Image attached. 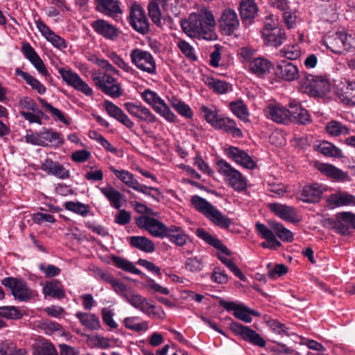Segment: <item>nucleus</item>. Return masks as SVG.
Returning a JSON list of instances; mask_svg holds the SVG:
<instances>
[{
    "label": "nucleus",
    "instance_id": "obj_53",
    "mask_svg": "<svg viewBox=\"0 0 355 355\" xmlns=\"http://www.w3.org/2000/svg\"><path fill=\"white\" fill-rule=\"evenodd\" d=\"M38 101L47 112H49L53 116L56 117L60 122L66 125H69L70 123L62 111L52 106L42 98L39 97Z\"/></svg>",
    "mask_w": 355,
    "mask_h": 355
},
{
    "label": "nucleus",
    "instance_id": "obj_54",
    "mask_svg": "<svg viewBox=\"0 0 355 355\" xmlns=\"http://www.w3.org/2000/svg\"><path fill=\"white\" fill-rule=\"evenodd\" d=\"M233 315L235 318L245 322L250 323L252 320L251 315L258 316L259 314L258 312L249 309L245 305L240 304L239 309L236 310L235 313H233Z\"/></svg>",
    "mask_w": 355,
    "mask_h": 355
},
{
    "label": "nucleus",
    "instance_id": "obj_47",
    "mask_svg": "<svg viewBox=\"0 0 355 355\" xmlns=\"http://www.w3.org/2000/svg\"><path fill=\"white\" fill-rule=\"evenodd\" d=\"M130 243L132 246L145 252H153L155 251V245L153 241L144 236H131Z\"/></svg>",
    "mask_w": 355,
    "mask_h": 355
},
{
    "label": "nucleus",
    "instance_id": "obj_13",
    "mask_svg": "<svg viewBox=\"0 0 355 355\" xmlns=\"http://www.w3.org/2000/svg\"><path fill=\"white\" fill-rule=\"evenodd\" d=\"M218 26L226 35H232L239 27V19L236 11L230 8H225L218 20Z\"/></svg>",
    "mask_w": 355,
    "mask_h": 355
},
{
    "label": "nucleus",
    "instance_id": "obj_37",
    "mask_svg": "<svg viewBox=\"0 0 355 355\" xmlns=\"http://www.w3.org/2000/svg\"><path fill=\"white\" fill-rule=\"evenodd\" d=\"M338 98L345 105H355V82L347 81L338 92Z\"/></svg>",
    "mask_w": 355,
    "mask_h": 355
},
{
    "label": "nucleus",
    "instance_id": "obj_35",
    "mask_svg": "<svg viewBox=\"0 0 355 355\" xmlns=\"http://www.w3.org/2000/svg\"><path fill=\"white\" fill-rule=\"evenodd\" d=\"M197 235L206 243L218 250L221 253L225 254V256L232 255V252L218 239L213 236L203 229H198Z\"/></svg>",
    "mask_w": 355,
    "mask_h": 355
},
{
    "label": "nucleus",
    "instance_id": "obj_63",
    "mask_svg": "<svg viewBox=\"0 0 355 355\" xmlns=\"http://www.w3.org/2000/svg\"><path fill=\"white\" fill-rule=\"evenodd\" d=\"M325 227L334 233L341 235H349L352 230L350 223H325Z\"/></svg>",
    "mask_w": 355,
    "mask_h": 355
},
{
    "label": "nucleus",
    "instance_id": "obj_14",
    "mask_svg": "<svg viewBox=\"0 0 355 355\" xmlns=\"http://www.w3.org/2000/svg\"><path fill=\"white\" fill-rule=\"evenodd\" d=\"M314 168L323 176L336 182H344L348 179V174L336 166L322 162L319 160L313 162Z\"/></svg>",
    "mask_w": 355,
    "mask_h": 355
},
{
    "label": "nucleus",
    "instance_id": "obj_41",
    "mask_svg": "<svg viewBox=\"0 0 355 355\" xmlns=\"http://www.w3.org/2000/svg\"><path fill=\"white\" fill-rule=\"evenodd\" d=\"M323 42L328 49L335 54L343 53L342 39L340 31H337L332 34L324 36Z\"/></svg>",
    "mask_w": 355,
    "mask_h": 355
},
{
    "label": "nucleus",
    "instance_id": "obj_2",
    "mask_svg": "<svg viewBox=\"0 0 355 355\" xmlns=\"http://www.w3.org/2000/svg\"><path fill=\"white\" fill-rule=\"evenodd\" d=\"M217 172L223 178L227 184L234 191L241 192L248 187V180L239 170L227 161L220 159L216 162Z\"/></svg>",
    "mask_w": 355,
    "mask_h": 355
},
{
    "label": "nucleus",
    "instance_id": "obj_33",
    "mask_svg": "<svg viewBox=\"0 0 355 355\" xmlns=\"http://www.w3.org/2000/svg\"><path fill=\"white\" fill-rule=\"evenodd\" d=\"M141 229L148 231L153 236L157 238H165L171 235L173 232L171 226L167 227L164 223H137Z\"/></svg>",
    "mask_w": 355,
    "mask_h": 355
},
{
    "label": "nucleus",
    "instance_id": "obj_25",
    "mask_svg": "<svg viewBox=\"0 0 355 355\" xmlns=\"http://www.w3.org/2000/svg\"><path fill=\"white\" fill-rule=\"evenodd\" d=\"M256 230L261 238L266 240L261 244L263 248L276 250L282 246L281 242L277 239L275 234L263 223H256Z\"/></svg>",
    "mask_w": 355,
    "mask_h": 355
},
{
    "label": "nucleus",
    "instance_id": "obj_23",
    "mask_svg": "<svg viewBox=\"0 0 355 355\" xmlns=\"http://www.w3.org/2000/svg\"><path fill=\"white\" fill-rule=\"evenodd\" d=\"M313 147L315 151L327 157L334 159H342L345 157L344 153L340 148L325 140L315 141Z\"/></svg>",
    "mask_w": 355,
    "mask_h": 355
},
{
    "label": "nucleus",
    "instance_id": "obj_51",
    "mask_svg": "<svg viewBox=\"0 0 355 355\" xmlns=\"http://www.w3.org/2000/svg\"><path fill=\"white\" fill-rule=\"evenodd\" d=\"M112 261L114 265L118 268L123 269L126 272H131L135 275H144L143 272L130 261L121 258L119 257H113Z\"/></svg>",
    "mask_w": 355,
    "mask_h": 355
},
{
    "label": "nucleus",
    "instance_id": "obj_56",
    "mask_svg": "<svg viewBox=\"0 0 355 355\" xmlns=\"http://www.w3.org/2000/svg\"><path fill=\"white\" fill-rule=\"evenodd\" d=\"M148 16L157 26L162 25V12L156 1H150L148 5Z\"/></svg>",
    "mask_w": 355,
    "mask_h": 355
},
{
    "label": "nucleus",
    "instance_id": "obj_46",
    "mask_svg": "<svg viewBox=\"0 0 355 355\" xmlns=\"http://www.w3.org/2000/svg\"><path fill=\"white\" fill-rule=\"evenodd\" d=\"M123 324L128 329L135 332L146 331L148 329V322L145 320H141L138 316H131L125 318Z\"/></svg>",
    "mask_w": 355,
    "mask_h": 355
},
{
    "label": "nucleus",
    "instance_id": "obj_19",
    "mask_svg": "<svg viewBox=\"0 0 355 355\" xmlns=\"http://www.w3.org/2000/svg\"><path fill=\"white\" fill-rule=\"evenodd\" d=\"M21 51L25 58L34 66L40 74L44 77L50 76V73L44 62L29 43L26 42L23 44Z\"/></svg>",
    "mask_w": 355,
    "mask_h": 355
},
{
    "label": "nucleus",
    "instance_id": "obj_28",
    "mask_svg": "<svg viewBox=\"0 0 355 355\" xmlns=\"http://www.w3.org/2000/svg\"><path fill=\"white\" fill-rule=\"evenodd\" d=\"M41 146L58 148L62 146L64 142V137L60 132L54 131L51 128H43L40 130Z\"/></svg>",
    "mask_w": 355,
    "mask_h": 355
},
{
    "label": "nucleus",
    "instance_id": "obj_55",
    "mask_svg": "<svg viewBox=\"0 0 355 355\" xmlns=\"http://www.w3.org/2000/svg\"><path fill=\"white\" fill-rule=\"evenodd\" d=\"M176 44L182 53L190 61L197 60V56L193 47L187 41L182 39L176 40Z\"/></svg>",
    "mask_w": 355,
    "mask_h": 355
},
{
    "label": "nucleus",
    "instance_id": "obj_4",
    "mask_svg": "<svg viewBox=\"0 0 355 355\" xmlns=\"http://www.w3.org/2000/svg\"><path fill=\"white\" fill-rule=\"evenodd\" d=\"M140 96L146 103L150 105L157 114L163 117L166 121L169 123L176 121L177 116L157 92L150 89H146L141 93Z\"/></svg>",
    "mask_w": 355,
    "mask_h": 355
},
{
    "label": "nucleus",
    "instance_id": "obj_45",
    "mask_svg": "<svg viewBox=\"0 0 355 355\" xmlns=\"http://www.w3.org/2000/svg\"><path fill=\"white\" fill-rule=\"evenodd\" d=\"M199 110L200 114L214 128L217 125L218 121L222 116V115L219 114L218 110L214 106L202 105Z\"/></svg>",
    "mask_w": 355,
    "mask_h": 355
},
{
    "label": "nucleus",
    "instance_id": "obj_34",
    "mask_svg": "<svg viewBox=\"0 0 355 355\" xmlns=\"http://www.w3.org/2000/svg\"><path fill=\"white\" fill-rule=\"evenodd\" d=\"M197 235L206 243L218 250L221 253L225 254V256L232 255V252L218 239L213 236L203 229H198Z\"/></svg>",
    "mask_w": 355,
    "mask_h": 355
},
{
    "label": "nucleus",
    "instance_id": "obj_6",
    "mask_svg": "<svg viewBox=\"0 0 355 355\" xmlns=\"http://www.w3.org/2000/svg\"><path fill=\"white\" fill-rule=\"evenodd\" d=\"M132 63L139 70L150 75L157 73V64L150 52L140 49H134L130 51Z\"/></svg>",
    "mask_w": 355,
    "mask_h": 355
},
{
    "label": "nucleus",
    "instance_id": "obj_12",
    "mask_svg": "<svg viewBox=\"0 0 355 355\" xmlns=\"http://www.w3.org/2000/svg\"><path fill=\"white\" fill-rule=\"evenodd\" d=\"M123 106L129 114L138 122L154 123L157 121V116L141 103L126 102Z\"/></svg>",
    "mask_w": 355,
    "mask_h": 355
},
{
    "label": "nucleus",
    "instance_id": "obj_7",
    "mask_svg": "<svg viewBox=\"0 0 355 355\" xmlns=\"http://www.w3.org/2000/svg\"><path fill=\"white\" fill-rule=\"evenodd\" d=\"M93 80L98 89L113 98H118L123 94L120 84L108 73L99 71L93 76Z\"/></svg>",
    "mask_w": 355,
    "mask_h": 355
},
{
    "label": "nucleus",
    "instance_id": "obj_44",
    "mask_svg": "<svg viewBox=\"0 0 355 355\" xmlns=\"http://www.w3.org/2000/svg\"><path fill=\"white\" fill-rule=\"evenodd\" d=\"M15 75L21 76L25 80L26 84L30 85L33 89L37 91L40 94H44L46 93V87L28 72H25L19 68H17L15 69Z\"/></svg>",
    "mask_w": 355,
    "mask_h": 355
},
{
    "label": "nucleus",
    "instance_id": "obj_59",
    "mask_svg": "<svg viewBox=\"0 0 355 355\" xmlns=\"http://www.w3.org/2000/svg\"><path fill=\"white\" fill-rule=\"evenodd\" d=\"M171 230L173 232L171 235L168 236L167 238L170 239V241L175 243L178 245H184L188 239L187 236L182 232L180 227L175 225H171Z\"/></svg>",
    "mask_w": 355,
    "mask_h": 355
},
{
    "label": "nucleus",
    "instance_id": "obj_24",
    "mask_svg": "<svg viewBox=\"0 0 355 355\" xmlns=\"http://www.w3.org/2000/svg\"><path fill=\"white\" fill-rule=\"evenodd\" d=\"M103 196L108 200L112 207L119 209L125 201L124 196L110 184L105 187H98Z\"/></svg>",
    "mask_w": 355,
    "mask_h": 355
},
{
    "label": "nucleus",
    "instance_id": "obj_30",
    "mask_svg": "<svg viewBox=\"0 0 355 355\" xmlns=\"http://www.w3.org/2000/svg\"><path fill=\"white\" fill-rule=\"evenodd\" d=\"M215 130H222L224 132L232 135L233 137L241 138L243 132L237 126L236 121L230 117L224 116L222 115L217 125L214 128Z\"/></svg>",
    "mask_w": 355,
    "mask_h": 355
},
{
    "label": "nucleus",
    "instance_id": "obj_15",
    "mask_svg": "<svg viewBox=\"0 0 355 355\" xmlns=\"http://www.w3.org/2000/svg\"><path fill=\"white\" fill-rule=\"evenodd\" d=\"M266 116L277 123L286 124L291 121V108L279 103H270L264 109Z\"/></svg>",
    "mask_w": 355,
    "mask_h": 355
},
{
    "label": "nucleus",
    "instance_id": "obj_17",
    "mask_svg": "<svg viewBox=\"0 0 355 355\" xmlns=\"http://www.w3.org/2000/svg\"><path fill=\"white\" fill-rule=\"evenodd\" d=\"M96 9L105 16L112 17L116 21L119 20L122 10L118 0H94Z\"/></svg>",
    "mask_w": 355,
    "mask_h": 355
},
{
    "label": "nucleus",
    "instance_id": "obj_60",
    "mask_svg": "<svg viewBox=\"0 0 355 355\" xmlns=\"http://www.w3.org/2000/svg\"><path fill=\"white\" fill-rule=\"evenodd\" d=\"M203 259L200 256L188 258L185 262L186 270L192 272H198L202 270Z\"/></svg>",
    "mask_w": 355,
    "mask_h": 355
},
{
    "label": "nucleus",
    "instance_id": "obj_1",
    "mask_svg": "<svg viewBox=\"0 0 355 355\" xmlns=\"http://www.w3.org/2000/svg\"><path fill=\"white\" fill-rule=\"evenodd\" d=\"M216 24V19L212 12L204 8L201 9L198 13H191L187 19L182 21L181 27L184 33L190 37L211 41L216 38L214 31Z\"/></svg>",
    "mask_w": 355,
    "mask_h": 355
},
{
    "label": "nucleus",
    "instance_id": "obj_9",
    "mask_svg": "<svg viewBox=\"0 0 355 355\" xmlns=\"http://www.w3.org/2000/svg\"><path fill=\"white\" fill-rule=\"evenodd\" d=\"M130 25L137 32L145 35L150 31V24L144 9L139 3L135 2L130 7L128 17Z\"/></svg>",
    "mask_w": 355,
    "mask_h": 355
},
{
    "label": "nucleus",
    "instance_id": "obj_11",
    "mask_svg": "<svg viewBox=\"0 0 355 355\" xmlns=\"http://www.w3.org/2000/svg\"><path fill=\"white\" fill-rule=\"evenodd\" d=\"M110 169L114 174V175L125 185L137 192L151 196V193L149 192V191H155L157 192L158 191L157 188L148 187L140 184L135 178V175L128 171L118 170L113 166H111Z\"/></svg>",
    "mask_w": 355,
    "mask_h": 355
},
{
    "label": "nucleus",
    "instance_id": "obj_42",
    "mask_svg": "<svg viewBox=\"0 0 355 355\" xmlns=\"http://www.w3.org/2000/svg\"><path fill=\"white\" fill-rule=\"evenodd\" d=\"M205 83L209 89L218 94H226L232 89V85L227 82L213 77H207Z\"/></svg>",
    "mask_w": 355,
    "mask_h": 355
},
{
    "label": "nucleus",
    "instance_id": "obj_27",
    "mask_svg": "<svg viewBox=\"0 0 355 355\" xmlns=\"http://www.w3.org/2000/svg\"><path fill=\"white\" fill-rule=\"evenodd\" d=\"M275 74L284 80L293 81L298 77L299 71L292 62L281 60L277 64Z\"/></svg>",
    "mask_w": 355,
    "mask_h": 355
},
{
    "label": "nucleus",
    "instance_id": "obj_57",
    "mask_svg": "<svg viewBox=\"0 0 355 355\" xmlns=\"http://www.w3.org/2000/svg\"><path fill=\"white\" fill-rule=\"evenodd\" d=\"M202 214L211 222H230L229 220L225 218L221 212L211 203L208 205L205 213Z\"/></svg>",
    "mask_w": 355,
    "mask_h": 355
},
{
    "label": "nucleus",
    "instance_id": "obj_36",
    "mask_svg": "<svg viewBox=\"0 0 355 355\" xmlns=\"http://www.w3.org/2000/svg\"><path fill=\"white\" fill-rule=\"evenodd\" d=\"M228 107L232 114L243 123L250 121L248 106L242 99H236L230 102Z\"/></svg>",
    "mask_w": 355,
    "mask_h": 355
},
{
    "label": "nucleus",
    "instance_id": "obj_31",
    "mask_svg": "<svg viewBox=\"0 0 355 355\" xmlns=\"http://www.w3.org/2000/svg\"><path fill=\"white\" fill-rule=\"evenodd\" d=\"M261 34L264 43L275 47L282 45L286 38L285 31L279 27L261 31Z\"/></svg>",
    "mask_w": 355,
    "mask_h": 355
},
{
    "label": "nucleus",
    "instance_id": "obj_43",
    "mask_svg": "<svg viewBox=\"0 0 355 355\" xmlns=\"http://www.w3.org/2000/svg\"><path fill=\"white\" fill-rule=\"evenodd\" d=\"M171 107L182 117L187 119H191L193 116V112L191 107L184 101L176 97H172L168 100Z\"/></svg>",
    "mask_w": 355,
    "mask_h": 355
},
{
    "label": "nucleus",
    "instance_id": "obj_20",
    "mask_svg": "<svg viewBox=\"0 0 355 355\" xmlns=\"http://www.w3.org/2000/svg\"><path fill=\"white\" fill-rule=\"evenodd\" d=\"M91 26L98 35L110 40H116L120 33L117 27L103 19L94 21Z\"/></svg>",
    "mask_w": 355,
    "mask_h": 355
},
{
    "label": "nucleus",
    "instance_id": "obj_62",
    "mask_svg": "<svg viewBox=\"0 0 355 355\" xmlns=\"http://www.w3.org/2000/svg\"><path fill=\"white\" fill-rule=\"evenodd\" d=\"M281 56L288 60H295L301 54L300 48L298 44H292L285 46L279 52Z\"/></svg>",
    "mask_w": 355,
    "mask_h": 355
},
{
    "label": "nucleus",
    "instance_id": "obj_18",
    "mask_svg": "<svg viewBox=\"0 0 355 355\" xmlns=\"http://www.w3.org/2000/svg\"><path fill=\"white\" fill-rule=\"evenodd\" d=\"M274 68L272 62L262 56L257 57L248 67V71L259 78L268 77Z\"/></svg>",
    "mask_w": 355,
    "mask_h": 355
},
{
    "label": "nucleus",
    "instance_id": "obj_22",
    "mask_svg": "<svg viewBox=\"0 0 355 355\" xmlns=\"http://www.w3.org/2000/svg\"><path fill=\"white\" fill-rule=\"evenodd\" d=\"M103 107L110 117L114 118L128 129H132L134 127L135 123L130 118L112 101L108 100L104 101Z\"/></svg>",
    "mask_w": 355,
    "mask_h": 355
},
{
    "label": "nucleus",
    "instance_id": "obj_5",
    "mask_svg": "<svg viewBox=\"0 0 355 355\" xmlns=\"http://www.w3.org/2000/svg\"><path fill=\"white\" fill-rule=\"evenodd\" d=\"M1 284L10 291L14 299L18 302H28L34 300L37 295L36 292L20 278L5 277L1 279Z\"/></svg>",
    "mask_w": 355,
    "mask_h": 355
},
{
    "label": "nucleus",
    "instance_id": "obj_48",
    "mask_svg": "<svg viewBox=\"0 0 355 355\" xmlns=\"http://www.w3.org/2000/svg\"><path fill=\"white\" fill-rule=\"evenodd\" d=\"M327 132L332 137L347 135L349 134V128L343 123L331 120L329 121L325 127Z\"/></svg>",
    "mask_w": 355,
    "mask_h": 355
},
{
    "label": "nucleus",
    "instance_id": "obj_38",
    "mask_svg": "<svg viewBox=\"0 0 355 355\" xmlns=\"http://www.w3.org/2000/svg\"><path fill=\"white\" fill-rule=\"evenodd\" d=\"M42 291L44 295H48L53 298L62 299L65 297L63 286L62 283L57 279L46 282L42 288Z\"/></svg>",
    "mask_w": 355,
    "mask_h": 355
},
{
    "label": "nucleus",
    "instance_id": "obj_10",
    "mask_svg": "<svg viewBox=\"0 0 355 355\" xmlns=\"http://www.w3.org/2000/svg\"><path fill=\"white\" fill-rule=\"evenodd\" d=\"M331 86L325 74H312V98L318 102L326 103L330 97Z\"/></svg>",
    "mask_w": 355,
    "mask_h": 355
},
{
    "label": "nucleus",
    "instance_id": "obj_61",
    "mask_svg": "<svg viewBox=\"0 0 355 355\" xmlns=\"http://www.w3.org/2000/svg\"><path fill=\"white\" fill-rule=\"evenodd\" d=\"M342 39L343 53L355 49V34L340 31Z\"/></svg>",
    "mask_w": 355,
    "mask_h": 355
},
{
    "label": "nucleus",
    "instance_id": "obj_58",
    "mask_svg": "<svg viewBox=\"0 0 355 355\" xmlns=\"http://www.w3.org/2000/svg\"><path fill=\"white\" fill-rule=\"evenodd\" d=\"M255 50L248 46H243L239 49L238 55L240 57L241 61L243 64L248 68L252 61L254 60L255 55Z\"/></svg>",
    "mask_w": 355,
    "mask_h": 355
},
{
    "label": "nucleus",
    "instance_id": "obj_49",
    "mask_svg": "<svg viewBox=\"0 0 355 355\" xmlns=\"http://www.w3.org/2000/svg\"><path fill=\"white\" fill-rule=\"evenodd\" d=\"M225 254L221 253L219 251L216 254L218 259L232 272L233 274L238 277L240 280L245 282L246 277L243 275L242 271L236 266L232 259L227 258L225 257Z\"/></svg>",
    "mask_w": 355,
    "mask_h": 355
},
{
    "label": "nucleus",
    "instance_id": "obj_50",
    "mask_svg": "<svg viewBox=\"0 0 355 355\" xmlns=\"http://www.w3.org/2000/svg\"><path fill=\"white\" fill-rule=\"evenodd\" d=\"M270 228L278 238L284 242H292L293 234L291 231L284 227L282 223H270Z\"/></svg>",
    "mask_w": 355,
    "mask_h": 355
},
{
    "label": "nucleus",
    "instance_id": "obj_64",
    "mask_svg": "<svg viewBox=\"0 0 355 355\" xmlns=\"http://www.w3.org/2000/svg\"><path fill=\"white\" fill-rule=\"evenodd\" d=\"M211 279L214 283L225 284L228 282L229 277L225 271L220 267H215L211 272Z\"/></svg>",
    "mask_w": 355,
    "mask_h": 355
},
{
    "label": "nucleus",
    "instance_id": "obj_8",
    "mask_svg": "<svg viewBox=\"0 0 355 355\" xmlns=\"http://www.w3.org/2000/svg\"><path fill=\"white\" fill-rule=\"evenodd\" d=\"M58 73L62 80L69 87L80 92L87 96L93 94V89L76 72L69 68L58 69Z\"/></svg>",
    "mask_w": 355,
    "mask_h": 355
},
{
    "label": "nucleus",
    "instance_id": "obj_29",
    "mask_svg": "<svg viewBox=\"0 0 355 355\" xmlns=\"http://www.w3.org/2000/svg\"><path fill=\"white\" fill-rule=\"evenodd\" d=\"M327 202L328 205L334 208L345 206H355V196L346 191H338L331 194Z\"/></svg>",
    "mask_w": 355,
    "mask_h": 355
},
{
    "label": "nucleus",
    "instance_id": "obj_40",
    "mask_svg": "<svg viewBox=\"0 0 355 355\" xmlns=\"http://www.w3.org/2000/svg\"><path fill=\"white\" fill-rule=\"evenodd\" d=\"M288 107L291 108V121L293 120L300 124H306L309 121L308 110L303 108L295 101H291L288 104Z\"/></svg>",
    "mask_w": 355,
    "mask_h": 355
},
{
    "label": "nucleus",
    "instance_id": "obj_26",
    "mask_svg": "<svg viewBox=\"0 0 355 355\" xmlns=\"http://www.w3.org/2000/svg\"><path fill=\"white\" fill-rule=\"evenodd\" d=\"M270 209L280 219L286 222H299L300 220L296 218V209L286 205L279 203L269 204Z\"/></svg>",
    "mask_w": 355,
    "mask_h": 355
},
{
    "label": "nucleus",
    "instance_id": "obj_3",
    "mask_svg": "<svg viewBox=\"0 0 355 355\" xmlns=\"http://www.w3.org/2000/svg\"><path fill=\"white\" fill-rule=\"evenodd\" d=\"M131 306L153 319L164 320L166 313L161 306L152 304L149 300L131 290L125 299Z\"/></svg>",
    "mask_w": 355,
    "mask_h": 355
},
{
    "label": "nucleus",
    "instance_id": "obj_52",
    "mask_svg": "<svg viewBox=\"0 0 355 355\" xmlns=\"http://www.w3.org/2000/svg\"><path fill=\"white\" fill-rule=\"evenodd\" d=\"M108 57L115 65L122 69L124 72L132 76H135L137 73V71L116 52L112 51L110 53Z\"/></svg>",
    "mask_w": 355,
    "mask_h": 355
},
{
    "label": "nucleus",
    "instance_id": "obj_21",
    "mask_svg": "<svg viewBox=\"0 0 355 355\" xmlns=\"http://www.w3.org/2000/svg\"><path fill=\"white\" fill-rule=\"evenodd\" d=\"M232 329L236 334L241 336L245 341L261 347H265L266 341L254 330L236 323L233 324Z\"/></svg>",
    "mask_w": 355,
    "mask_h": 355
},
{
    "label": "nucleus",
    "instance_id": "obj_16",
    "mask_svg": "<svg viewBox=\"0 0 355 355\" xmlns=\"http://www.w3.org/2000/svg\"><path fill=\"white\" fill-rule=\"evenodd\" d=\"M225 154L228 158L243 168L252 170L257 166L256 162L252 157L245 150L239 148L230 146L225 149Z\"/></svg>",
    "mask_w": 355,
    "mask_h": 355
},
{
    "label": "nucleus",
    "instance_id": "obj_39",
    "mask_svg": "<svg viewBox=\"0 0 355 355\" xmlns=\"http://www.w3.org/2000/svg\"><path fill=\"white\" fill-rule=\"evenodd\" d=\"M76 317L80 323L89 330H97L101 328V322L98 317L91 313L78 311Z\"/></svg>",
    "mask_w": 355,
    "mask_h": 355
},
{
    "label": "nucleus",
    "instance_id": "obj_32",
    "mask_svg": "<svg viewBox=\"0 0 355 355\" xmlns=\"http://www.w3.org/2000/svg\"><path fill=\"white\" fill-rule=\"evenodd\" d=\"M258 11L257 6L253 0H242L240 3V15L243 23L250 24Z\"/></svg>",
    "mask_w": 355,
    "mask_h": 355
}]
</instances>
